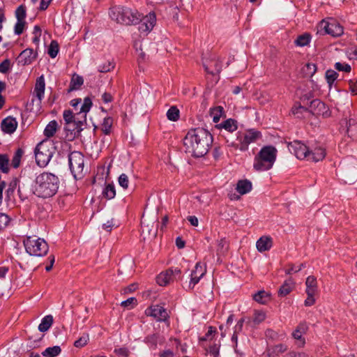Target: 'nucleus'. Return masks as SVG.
I'll list each match as a JSON object with an SVG mask.
<instances>
[{
	"instance_id": "a878e982",
	"label": "nucleus",
	"mask_w": 357,
	"mask_h": 357,
	"mask_svg": "<svg viewBox=\"0 0 357 357\" xmlns=\"http://www.w3.org/2000/svg\"><path fill=\"white\" fill-rule=\"evenodd\" d=\"M218 127L219 128H224L229 132H233L238 128L236 121L232 119H229L225 121L222 123L219 124Z\"/></svg>"
},
{
	"instance_id": "13d9d810",
	"label": "nucleus",
	"mask_w": 357,
	"mask_h": 357,
	"mask_svg": "<svg viewBox=\"0 0 357 357\" xmlns=\"http://www.w3.org/2000/svg\"><path fill=\"white\" fill-rule=\"evenodd\" d=\"M137 304V299L134 297L128 298L121 302V305L125 307H133Z\"/></svg>"
},
{
	"instance_id": "9b49d317",
	"label": "nucleus",
	"mask_w": 357,
	"mask_h": 357,
	"mask_svg": "<svg viewBox=\"0 0 357 357\" xmlns=\"http://www.w3.org/2000/svg\"><path fill=\"white\" fill-rule=\"evenodd\" d=\"M91 106V100L89 98H85L80 107L79 112L76 114V117L75 118L74 123L78 130L82 131L83 130V126L84 123H86V113L90 110Z\"/></svg>"
},
{
	"instance_id": "052dcab7",
	"label": "nucleus",
	"mask_w": 357,
	"mask_h": 357,
	"mask_svg": "<svg viewBox=\"0 0 357 357\" xmlns=\"http://www.w3.org/2000/svg\"><path fill=\"white\" fill-rule=\"evenodd\" d=\"M10 221L9 217L5 213H0V230L5 228Z\"/></svg>"
},
{
	"instance_id": "dca6fc26",
	"label": "nucleus",
	"mask_w": 357,
	"mask_h": 357,
	"mask_svg": "<svg viewBox=\"0 0 357 357\" xmlns=\"http://www.w3.org/2000/svg\"><path fill=\"white\" fill-rule=\"evenodd\" d=\"M37 56V53L33 49H26L23 50L19 55L18 63L22 66H27L31 64Z\"/></svg>"
},
{
	"instance_id": "58836bf2",
	"label": "nucleus",
	"mask_w": 357,
	"mask_h": 357,
	"mask_svg": "<svg viewBox=\"0 0 357 357\" xmlns=\"http://www.w3.org/2000/svg\"><path fill=\"white\" fill-rule=\"evenodd\" d=\"M113 119L111 117H105L101 125V130L105 135H109L111 132Z\"/></svg>"
},
{
	"instance_id": "393cba45",
	"label": "nucleus",
	"mask_w": 357,
	"mask_h": 357,
	"mask_svg": "<svg viewBox=\"0 0 357 357\" xmlns=\"http://www.w3.org/2000/svg\"><path fill=\"white\" fill-rule=\"evenodd\" d=\"M305 285H306V293H313L317 294L318 286H317V282L315 277L310 275L308 276L305 281Z\"/></svg>"
},
{
	"instance_id": "603ef678",
	"label": "nucleus",
	"mask_w": 357,
	"mask_h": 357,
	"mask_svg": "<svg viewBox=\"0 0 357 357\" xmlns=\"http://www.w3.org/2000/svg\"><path fill=\"white\" fill-rule=\"evenodd\" d=\"M89 340L88 334H84L81 336L77 340L74 342V346L75 347H83L85 346Z\"/></svg>"
},
{
	"instance_id": "69168bd1",
	"label": "nucleus",
	"mask_w": 357,
	"mask_h": 357,
	"mask_svg": "<svg viewBox=\"0 0 357 357\" xmlns=\"http://www.w3.org/2000/svg\"><path fill=\"white\" fill-rule=\"evenodd\" d=\"M347 53L350 59L357 60V47H351L349 48Z\"/></svg>"
},
{
	"instance_id": "1a4fd4ad",
	"label": "nucleus",
	"mask_w": 357,
	"mask_h": 357,
	"mask_svg": "<svg viewBox=\"0 0 357 357\" xmlns=\"http://www.w3.org/2000/svg\"><path fill=\"white\" fill-rule=\"evenodd\" d=\"M52 156V152L42 142L39 143L35 149V158L38 165L45 167Z\"/></svg>"
},
{
	"instance_id": "f3484780",
	"label": "nucleus",
	"mask_w": 357,
	"mask_h": 357,
	"mask_svg": "<svg viewBox=\"0 0 357 357\" xmlns=\"http://www.w3.org/2000/svg\"><path fill=\"white\" fill-rule=\"evenodd\" d=\"M205 70L211 75L219 74L222 70V62L213 57L204 63Z\"/></svg>"
},
{
	"instance_id": "39448f33",
	"label": "nucleus",
	"mask_w": 357,
	"mask_h": 357,
	"mask_svg": "<svg viewBox=\"0 0 357 357\" xmlns=\"http://www.w3.org/2000/svg\"><path fill=\"white\" fill-rule=\"evenodd\" d=\"M31 186L33 193L38 197L48 198L57 192L59 183L57 180H35Z\"/></svg>"
},
{
	"instance_id": "bf43d9fd",
	"label": "nucleus",
	"mask_w": 357,
	"mask_h": 357,
	"mask_svg": "<svg viewBox=\"0 0 357 357\" xmlns=\"http://www.w3.org/2000/svg\"><path fill=\"white\" fill-rule=\"evenodd\" d=\"M114 68L112 63L107 61L103 65L98 66V71L100 73H107Z\"/></svg>"
},
{
	"instance_id": "5fc2aeb1",
	"label": "nucleus",
	"mask_w": 357,
	"mask_h": 357,
	"mask_svg": "<svg viewBox=\"0 0 357 357\" xmlns=\"http://www.w3.org/2000/svg\"><path fill=\"white\" fill-rule=\"evenodd\" d=\"M335 68L338 71H343L346 73H349L351 69L350 65L340 62L335 63Z\"/></svg>"
},
{
	"instance_id": "79ce46f5",
	"label": "nucleus",
	"mask_w": 357,
	"mask_h": 357,
	"mask_svg": "<svg viewBox=\"0 0 357 357\" xmlns=\"http://www.w3.org/2000/svg\"><path fill=\"white\" fill-rule=\"evenodd\" d=\"M229 245L225 238H221L218 242V255H224L228 250Z\"/></svg>"
},
{
	"instance_id": "a18cd8bd",
	"label": "nucleus",
	"mask_w": 357,
	"mask_h": 357,
	"mask_svg": "<svg viewBox=\"0 0 357 357\" xmlns=\"http://www.w3.org/2000/svg\"><path fill=\"white\" fill-rule=\"evenodd\" d=\"M338 77V74L333 70H328L326 72V79L330 86L334 83Z\"/></svg>"
},
{
	"instance_id": "338daca9",
	"label": "nucleus",
	"mask_w": 357,
	"mask_h": 357,
	"mask_svg": "<svg viewBox=\"0 0 357 357\" xmlns=\"http://www.w3.org/2000/svg\"><path fill=\"white\" fill-rule=\"evenodd\" d=\"M244 321H245V319L243 318H242L238 321L237 324H236V326L234 327V333H238L242 331Z\"/></svg>"
},
{
	"instance_id": "aec40b11",
	"label": "nucleus",
	"mask_w": 357,
	"mask_h": 357,
	"mask_svg": "<svg viewBox=\"0 0 357 357\" xmlns=\"http://www.w3.org/2000/svg\"><path fill=\"white\" fill-rule=\"evenodd\" d=\"M273 246V239L269 236H262L257 243L256 247L259 252H264L269 250Z\"/></svg>"
},
{
	"instance_id": "09e8293b",
	"label": "nucleus",
	"mask_w": 357,
	"mask_h": 357,
	"mask_svg": "<svg viewBox=\"0 0 357 357\" xmlns=\"http://www.w3.org/2000/svg\"><path fill=\"white\" fill-rule=\"evenodd\" d=\"M266 319V314L263 311L256 310L254 314L253 321L256 324H259L264 321Z\"/></svg>"
},
{
	"instance_id": "b1692460",
	"label": "nucleus",
	"mask_w": 357,
	"mask_h": 357,
	"mask_svg": "<svg viewBox=\"0 0 357 357\" xmlns=\"http://www.w3.org/2000/svg\"><path fill=\"white\" fill-rule=\"evenodd\" d=\"M252 188V183L249 180H238L236 190L241 195H245L251 191Z\"/></svg>"
},
{
	"instance_id": "6e6d98bb",
	"label": "nucleus",
	"mask_w": 357,
	"mask_h": 357,
	"mask_svg": "<svg viewBox=\"0 0 357 357\" xmlns=\"http://www.w3.org/2000/svg\"><path fill=\"white\" fill-rule=\"evenodd\" d=\"M25 24H26L25 21L17 20V22L14 27V31L16 35H20L23 33Z\"/></svg>"
},
{
	"instance_id": "c756f323",
	"label": "nucleus",
	"mask_w": 357,
	"mask_h": 357,
	"mask_svg": "<svg viewBox=\"0 0 357 357\" xmlns=\"http://www.w3.org/2000/svg\"><path fill=\"white\" fill-rule=\"evenodd\" d=\"M348 135L353 138H357V123L354 119H350L347 121Z\"/></svg>"
},
{
	"instance_id": "4c0bfd02",
	"label": "nucleus",
	"mask_w": 357,
	"mask_h": 357,
	"mask_svg": "<svg viewBox=\"0 0 357 357\" xmlns=\"http://www.w3.org/2000/svg\"><path fill=\"white\" fill-rule=\"evenodd\" d=\"M142 230L143 234H147L149 235H152L153 236H156L157 229H154V223L151 222V225L146 224L145 225L144 221H142Z\"/></svg>"
},
{
	"instance_id": "9d476101",
	"label": "nucleus",
	"mask_w": 357,
	"mask_h": 357,
	"mask_svg": "<svg viewBox=\"0 0 357 357\" xmlns=\"http://www.w3.org/2000/svg\"><path fill=\"white\" fill-rule=\"evenodd\" d=\"M260 136V132L255 130H250L245 133H239L237 136V140L239 142V149L241 151L246 150L248 145L255 142Z\"/></svg>"
},
{
	"instance_id": "c03bdc74",
	"label": "nucleus",
	"mask_w": 357,
	"mask_h": 357,
	"mask_svg": "<svg viewBox=\"0 0 357 357\" xmlns=\"http://www.w3.org/2000/svg\"><path fill=\"white\" fill-rule=\"evenodd\" d=\"M26 16V7L24 5H20L15 10V17L18 21H25Z\"/></svg>"
},
{
	"instance_id": "2f4dec72",
	"label": "nucleus",
	"mask_w": 357,
	"mask_h": 357,
	"mask_svg": "<svg viewBox=\"0 0 357 357\" xmlns=\"http://www.w3.org/2000/svg\"><path fill=\"white\" fill-rule=\"evenodd\" d=\"M61 351L59 346H54L48 347L42 352V355L45 357H56Z\"/></svg>"
},
{
	"instance_id": "20e7f679",
	"label": "nucleus",
	"mask_w": 357,
	"mask_h": 357,
	"mask_svg": "<svg viewBox=\"0 0 357 357\" xmlns=\"http://www.w3.org/2000/svg\"><path fill=\"white\" fill-rule=\"evenodd\" d=\"M109 13L113 20L125 25L137 24L140 18V14L137 10L122 6L112 8Z\"/></svg>"
},
{
	"instance_id": "8fccbe9b",
	"label": "nucleus",
	"mask_w": 357,
	"mask_h": 357,
	"mask_svg": "<svg viewBox=\"0 0 357 357\" xmlns=\"http://www.w3.org/2000/svg\"><path fill=\"white\" fill-rule=\"evenodd\" d=\"M114 227H118V224L114 218L107 220L102 225V228L108 232L111 231Z\"/></svg>"
},
{
	"instance_id": "e2e57ef3",
	"label": "nucleus",
	"mask_w": 357,
	"mask_h": 357,
	"mask_svg": "<svg viewBox=\"0 0 357 357\" xmlns=\"http://www.w3.org/2000/svg\"><path fill=\"white\" fill-rule=\"evenodd\" d=\"M307 294V298L305 301V306H312L315 303V298L314 295L316 294L313 293H306Z\"/></svg>"
},
{
	"instance_id": "37998d69",
	"label": "nucleus",
	"mask_w": 357,
	"mask_h": 357,
	"mask_svg": "<svg viewBox=\"0 0 357 357\" xmlns=\"http://www.w3.org/2000/svg\"><path fill=\"white\" fill-rule=\"evenodd\" d=\"M291 112H292L293 114L297 116L298 118L303 117V114L304 112H309L307 108L301 105L300 104L295 105L292 107Z\"/></svg>"
},
{
	"instance_id": "473e14b6",
	"label": "nucleus",
	"mask_w": 357,
	"mask_h": 357,
	"mask_svg": "<svg viewBox=\"0 0 357 357\" xmlns=\"http://www.w3.org/2000/svg\"><path fill=\"white\" fill-rule=\"evenodd\" d=\"M224 109L221 106L215 107L210 110V115L213 119V122L218 123L222 115L223 114Z\"/></svg>"
},
{
	"instance_id": "6ab92c4d",
	"label": "nucleus",
	"mask_w": 357,
	"mask_h": 357,
	"mask_svg": "<svg viewBox=\"0 0 357 357\" xmlns=\"http://www.w3.org/2000/svg\"><path fill=\"white\" fill-rule=\"evenodd\" d=\"M307 328L308 327L305 323H301L292 333L293 337L298 341V344L300 347L305 344V339L303 337V335L307 332Z\"/></svg>"
},
{
	"instance_id": "f8f14e48",
	"label": "nucleus",
	"mask_w": 357,
	"mask_h": 357,
	"mask_svg": "<svg viewBox=\"0 0 357 357\" xmlns=\"http://www.w3.org/2000/svg\"><path fill=\"white\" fill-rule=\"evenodd\" d=\"M140 18L139 20V31L142 33H149L154 27L156 22V16L154 13H150L149 15Z\"/></svg>"
},
{
	"instance_id": "412c9836",
	"label": "nucleus",
	"mask_w": 357,
	"mask_h": 357,
	"mask_svg": "<svg viewBox=\"0 0 357 357\" xmlns=\"http://www.w3.org/2000/svg\"><path fill=\"white\" fill-rule=\"evenodd\" d=\"M175 279L173 278L172 268L160 273L157 277V282L160 286H166Z\"/></svg>"
},
{
	"instance_id": "bb28decb",
	"label": "nucleus",
	"mask_w": 357,
	"mask_h": 357,
	"mask_svg": "<svg viewBox=\"0 0 357 357\" xmlns=\"http://www.w3.org/2000/svg\"><path fill=\"white\" fill-rule=\"evenodd\" d=\"M111 165H101L97 167L96 175L93 178H108Z\"/></svg>"
},
{
	"instance_id": "f03ea898",
	"label": "nucleus",
	"mask_w": 357,
	"mask_h": 357,
	"mask_svg": "<svg viewBox=\"0 0 357 357\" xmlns=\"http://www.w3.org/2000/svg\"><path fill=\"white\" fill-rule=\"evenodd\" d=\"M288 149L299 160L317 162L322 160L326 156L324 149L317 147L310 151L305 144L300 141L290 142L288 144Z\"/></svg>"
},
{
	"instance_id": "4d7b16f0",
	"label": "nucleus",
	"mask_w": 357,
	"mask_h": 357,
	"mask_svg": "<svg viewBox=\"0 0 357 357\" xmlns=\"http://www.w3.org/2000/svg\"><path fill=\"white\" fill-rule=\"evenodd\" d=\"M305 68V73L310 77H312L317 71V66L312 63H307Z\"/></svg>"
},
{
	"instance_id": "4468645a",
	"label": "nucleus",
	"mask_w": 357,
	"mask_h": 357,
	"mask_svg": "<svg viewBox=\"0 0 357 357\" xmlns=\"http://www.w3.org/2000/svg\"><path fill=\"white\" fill-rule=\"evenodd\" d=\"M145 313L148 316L154 317L158 321H163L168 318L166 310L158 305H155L146 309Z\"/></svg>"
},
{
	"instance_id": "e433bc0d",
	"label": "nucleus",
	"mask_w": 357,
	"mask_h": 357,
	"mask_svg": "<svg viewBox=\"0 0 357 357\" xmlns=\"http://www.w3.org/2000/svg\"><path fill=\"white\" fill-rule=\"evenodd\" d=\"M9 158L6 154H0V170L3 173L9 171Z\"/></svg>"
},
{
	"instance_id": "7c9ffc66",
	"label": "nucleus",
	"mask_w": 357,
	"mask_h": 357,
	"mask_svg": "<svg viewBox=\"0 0 357 357\" xmlns=\"http://www.w3.org/2000/svg\"><path fill=\"white\" fill-rule=\"evenodd\" d=\"M84 83L83 77L74 75L71 79L69 91L78 89Z\"/></svg>"
},
{
	"instance_id": "ddd939ff",
	"label": "nucleus",
	"mask_w": 357,
	"mask_h": 357,
	"mask_svg": "<svg viewBox=\"0 0 357 357\" xmlns=\"http://www.w3.org/2000/svg\"><path fill=\"white\" fill-rule=\"evenodd\" d=\"M307 109L308 112L314 115L323 116L324 117H328L330 115L325 103L319 99L312 100Z\"/></svg>"
},
{
	"instance_id": "0e129e2a",
	"label": "nucleus",
	"mask_w": 357,
	"mask_h": 357,
	"mask_svg": "<svg viewBox=\"0 0 357 357\" xmlns=\"http://www.w3.org/2000/svg\"><path fill=\"white\" fill-rule=\"evenodd\" d=\"M65 130L71 132V133H73L75 135H78L81 132V130H78L77 128L75 126V124L73 121L72 122L70 126H66Z\"/></svg>"
},
{
	"instance_id": "f257e3e1",
	"label": "nucleus",
	"mask_w": 357,
	"mask_h": 357,
	"mask_svg": "<svg viewBox=\"0 0 357 357\" xmlns=\"http://www.w3.org/2000/svg\"><path fill=\"white\" fill-rule=\"evenodd\" d=\"M212 143V135L202 128L190 130L183 139L185 153L195 158L203 157L206 155Z\"/></svg>"
},
{
	"instance_id": "a211bd4d",
	"label": "nucleus",
	"mask_w": 357,
	"mask_h": 357,
	"mask_svg": "<svg viewBox=\"0 0 357 357\" xmlns=\"http://www.w3.org/2000/svg\"><path fill=\"white\" fill-rule=\"evenodd\" d=\"M17 127V121L11 116H8L3 119L1 123V128L3 132L7 134L13 133Z\"/></svg>"
},
{
	"instance_id": "6e6552de",
	"label": "nucleus",
	"mask_w": 357,
	"mask_h": 357,
	"mask_svg": "<svg viewBox=\"0 0 357 357\" xmlns=\"http://www.w3.org/2000/svg\"><path fill=\"white\" fill-rule=\"evenodd\" d=\"M319 31H324L325 33L333 37H338L343 33V27L334 19L322 20L319 24Z\"/></svg>"
},
{
	"instance_id": "4be33fe9",
	"label": "nucleus",
	"mask_w": 357,
	"mask_h": 357,
	"mask_svg": "<svg viewBox=\"0 0 357 357\" xmlns=\"http://www.w3.org/2000/svg\"><path fill=\"white\" fill-rule=\"evenodd\" d=\"M295 287V282L291 278L287 279L278 290L279 296L284 297L290 294Z\"/></svg>"
},
{
	"instance_id": "423d86ee",
	"label": "nucleus",
	"mask_w": 357,
	"mask_h": 357,
	"mask_svg": "<svg viewBox=\"0 0 357 357\" xmlns=\"http://www.w3.org/2000/svg\"><path fill=\"white\" fill-rule=\"evenodd\" d=\"M24 245L27 253L31 256L43 257L48 252V245L46 241L37 236H28L24 241Z\"/></svg>"
},
{
	"instance_id": "2eb2a0df",
	"label": "nucleus",
	"mask_w": 357,
	"mask_h": 357,
	"mask_svg": "<svg viewBox=\"0 0 357 357\" xmlns=\"http://www.w3.org/2000/svg\"><path fill=\"white\" fill-rule=\"evenodd\" d=\"M206 272V267L201 262H197L194 270L191 273V278L189 283V288L193 289L200 279L205 275Z\"/></svg>"
},
{
	"instance_id": "864d4df0",
	"label": "nucleus",
	"mask_w": 357,
	"mask_h": 357,
	"mask_svg": "<svg viewBox=\"0 0 357 357\" xmlns=\"http://www.w3.org/2000/svg\"><path fill=\"white\" fill-rule=\"evenodd\" d=\"M303 267H305L304 264H301L297 266H296L294 264H289V268L285 269V273L287 275H290L293 273H297L300 271Z\"/></svg>"
},
{
	"instance_id": "de8ad7c7",
	"label": "nucleus",
	"mask_w": 357,
	"mask_h": 357,
	"mask_svg": "<svg viewBox=\"0 0 357 357\" xmlns=\"http://www.w3.org/2000/svg\"><path fill=\"white\" fill-rule=\"evenodd\" d=\"M63 116L66 122V126H70L73 121L75 122V118L76 117V115H73L70 110H65L63 112Z\"/></svg>"
},
{
	"instance_id": "3c124183",
	"label": "nucleus",
	"mask_w": 357,
	"mask_h": 357,
	"mask_svg": "<svg viewBox=\"0 0 357 357\" xmlns=\"http://www.w3.org/2000/svg\"><path fill=\"white\" fill-rule=\"evenodd\" d=\"M11 61L10 59H6L0 63V73L6 74L11 68Z\"/></svg>"
},
{
	"instance_id": "ea45409f",
	"label": "nucleus",
	"mask_w": 357,
	"mask_h": 357,
	"mask_svg": "<svg viewBox=\"0 0 357 357\" xmlns=\"http://www.w3.org/2000/svg\"><path fill=\"white\" fill-rule=\"evenodd\" d=\"M167 117L170 121H177L179 118V110L175 106L171 107L167 112Z\"/></svg>"
},
{
	"instance_id": "a19ab883",
	"label": "nucleus",
	"mask_w": 357,
	"mask_h": 357,
	"mask_svg": "<svg viewBox=\"0 0 357 357\" xmlns=\"http://www.w3.org/2000/svg\"><path fill=\"white\" fill-rule=\"evenodd\" d=\"M310 41V35L307 33L303 34L299 36L297 39L295 40V43L297 46L304 47Z\"/></svg>"
},
{
	"instance_id": "49530a36",
	"label": "nucleus",
	"mask_w": 357,
	"mask_h": 357,
	"mask_svg": "<svg viewBox=\"0 0 357 357\" xmlns=\"http://www.w3.org/2000/svg\"><path fill=\"white\" fill-rule=\"evenodd\" d=\"M59 52V44L56 41L52 40L48 48V54L51 58H55Z\"/></svg>"
},
{
	"instance_id": "5701e85b",
	"label": "nucleus",
	"mask_w": 357,
	"mask_h": 357,
	"mask_svg": "<svg viewBox=\"0 0 357 357\" xmlns=\"http://www.w3.org/2000/svg\"><path fill=\"white\" fill-rule=\"evenodd\" d=\"M45 87V78L43 75H41L37 78L34 88V93L40 101L44 97Z\"/></svg>"
},
{
	"instance_id": "c9c22d12",
	"label": "nucleus",
	"mask_w": 357,
	"mask_h": 357,
	"mask_svg": "<svg viewBox=\"0 0 357 357\" xmlns=\"http://www.w3.org/2000/svg\"><path fill=\"white\" fill-rule=\"evenodd\" d=\"M23 153L24 151L22 149H18L15 151L11 160V167H13L15 169L19 167Z\"/></svg>"
},
{
	"instance_id": "c85d7f7f",
	"label": "nucleus",
	"mask_w": 357,
	"mask_h": 357,
	"mask_svg": "<svg viewBox=\"0 0 357 357\" xmlns=\"http://www.w3.org/2000/svg\"><path fill=\"white\" fill-rule=\"evenodd\" d=\"M57 122L54 120L51 121L45 127L44 130V135L47 138L52 137L55 134L57 130Z\"/></svg>"
},
{
	"instance_id": "7ed1b4c3",
	"label": "nucleus",
	"mask_w": 357,
	"mask_h": 357,
	"mask_svg": "<svg viewBox=\"0 0 357 357\" xmlns=\"http://www.w3.org/2000/svg\"><path fill=\"white\" fill-rule=\"evenodd\" d=\"M276 153V149L272 146L263 147L255 158L254 169L258 172L270 169L275 160Z\"/></svg>"
},
{
	"instance_id": "72a5a7b5",
	"label": "nucleus",
	"mask_w": 357,
	"mask_h": 357,
	"mask_svg": "<svg viewBox=\"0 0 357 357\" xmlns=\"http://www.w3.org/2000/svg\"><path fill=\"white\" fill-rule=\"evenodd\" d=\"M103 196L108 199H113L116 195V190L114 185L112 183H105V187L102 191Z\"/></svg>"
},
{
	"instance_id": "f704fd0d",
	"label": "nucleus",
	"mask_w": 357,
	"mask_h": 357,
	"mask_svg": "<svg viewBox=\"0 0 357 357\" xmlns=\"http://www.w3.org/2000/svg\"><path fill=\"white\" fill-rule=\"evenodd\" d=\"M253 299L259 303L265 304L269 300V295L265 291H259L253 295Z\"/></svg>"
},
{
	"instance_id": "cd10ccee",
	"label": "nucleus",
	"mask_w": 357,
	"mask_h": 357,
	"mask_svg": "<svg viewBox=\"0 0 357 357\" xmlns=\"http://www.w3.org/2000/svg\"><path fill=\"white\" fill-rule=\"evenodd\" d=\"M53 323V317L52 315H47L43 318L40 324L38 326V330L40 332L47 331Z\"/></svg>"
},
{
	"instance_id": "680f3d73",
	"label": "nucleus",
	"mask_w": 357,
	"mask_h": 357,
	"mask_svg": "<svg viewBox=\"0 0 357 357\" xmlns=\"http://www.w3.org/2000/svg\"><path fill=\"white\" fill-rule=\"evenodd\" d=\"M114 353L121 357H129L130 351L126 347H121L114 349Z\"/></svg>"
},
{
	"instance_id": "774afa93",
	"label": "nucleus",
	"mask_w": 357,
	"mask_h": 357,
	"mask_svg": "<svg viewBox=\"0 0 357 357\" xmlns=\"http://www.w3.org/2000/svg\"><path fill=\"white\" fill-rule=\"evenodd\" d=\"M208 351L214 357H217L219 354V347L217 344H214L210 347Z\"/></svg>"
},
{
	"instance_id": "0eeeda50",
	"label": "nucleus",
	"mask_w": 357,
	"mask_h": 357,
	"mask_svg": "<svg viewBox=\"0 0 357 357\" xmlns=\"http://www.w3.org/2000/svg\"><path fill=\"white\" fill-rule=\"evenodd\" d=\"M68 160L70 171L74 178H77L78 176L82 177L84 169L83 155L79 151H73L69 155Z\"/></svg>"
}]
</instances>
